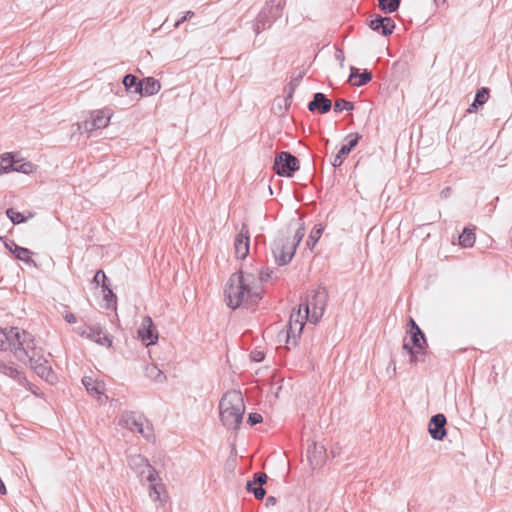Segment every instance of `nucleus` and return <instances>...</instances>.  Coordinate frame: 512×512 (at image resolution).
I'll return each mask as SVG.
<instances>
[{
    "label": "nucleus",
    "instance_id": "nucleus-11",
    "mask_svg": "<svg viewBox=\"0 0 512 512\" xmlns=\"http://www.w3.org/2000/svg\"><path fill=\"white\" fill-rule=\"evenodd\" d=\"M129 466L140 475L145 476L147 481L153 482L158 479L156 470L141 455H132L129 458Z\"/></svg>",
    "mask_w": 512,
    "mask_h": 512
},
{
    "label": "nucleus",
    "instance_id": "nucleus-8",
    "mask_svg": "<svg viewBox=\"0 0 512 512\" xmlns=\"http://www.w3.org/2000/svg\"><path fill=\"white\" fill-rule=\"evenodd\" d=\"M113 116L109 108L98 109L90 112L89 118L82 123L77 124L78 130L90 134L95 130L106 128Z\"/></svg>",
    "mask_w": 512,
    "mask_h": 512
},
{
    "label": "nucleus",
    "instance_id": "nucleus-49",
    "mask_svg": "<svg viewBox=\"0 0 512 512\" xmlns=\"http://www.w3.org/2000/svg\"><path fill=\"white\" fill-rule=\"evenodd\" d=\"M7 493L6 486L3 481L0 479V494L5 495Z\"/></svg>",
    "mask_w": 512,
    "mask_h": 512
},
{
    "label": "nucleus",
    "instance_id": "nucleus-2",
    "mask_svg": "<svg viewBox=\"0 0 512 512\" xmlns=\"http://www.w3.org/2000/svg\"><path fill=\"white\" fill-rule=\"evenodd\" d=\"M224 299L232 309L257 304L261 299V289L256 277L243 271L232 274L224 288Z\"/></svg>",
    "mask_w": 512,
    "mask_h": 512
},
{
    "label": "nucleus",
    "instance_id": "nucleus-35",
    "mask_svg": "<svg viewBox=\"0 0 512 512\" xmlns=\"http://www.w3.org/2000/svg\"><path fill=\"white\" fill-rule=\"evenodd\" d=\"M354 109V105L352 102L346 101L344 99H338L336 100L334 104V111L335 112H342V111H351Z\"/></svg>",
    "mask_w": 512,
    "mask_h": 512
},
{
    "label": "nucleus",
    "instance_id": "nucleus-31",
    "mask_svg": "<svg viewBox=\"0 0 512 512\" xmlns=\"http://www.w3.org/2000/svg\"><path fill=\"white\" fill-rule=\"evenodd\" d=\"M379 6L385 13H392L399 7V0H378Z\"/></svg>",
    "mask_w": 512,
    "mask_h": 512
},
{
    "label": "nucleus",
    "instance_id": "nucleus-45",
    "mask_svg": "<svg viewBox=\"0 0 512 512\" xmlns=\"http://www.w3.org/2000/svg\"><path fill=\"white\" fill-rule=\"evenodd\" d=\"M193 16H194V12L193 11H187L184 14V16L175 23L174 27L178 28L183 22L191 19Z\"/></svg>",
    "mask_w": 512,
    "mask_h": 512
},
{
    "label": "nucleus",
    "instance_id": "nucleus-50",
    "mask_svg": "<svg viewBox=\"0 0 512 512\" xmlns=\"http://www.w3.org/2000/svg\"><path fill=\"white\" fill-rule=\"evenodd\" d=\"M276 499L273 496L267 498V504H275Z\"/></svg>",
    "mask_w": 512,
    "mask_h": 512
},
{
    "label": "nucleus",
    "instance_id": "nucleus-39",
    "mask_svg": "<svg viewBox=\"0 0 512 512\" xmlns=\"http://www.w3.org/2000/svg\"><path fill=\"white\" fill-rule=\"evenodd\" d=\"M123 84L128 89L132 87L136 88L139 84V81H137V78L134 75L128 74L124 77Z\"/></svg>",
    "mask_w": 512,
    "mask_h": 512
},
{
    "label": "nucleus",
    "instance_id": "nucleus-46",
    "mask_svg": "<svg viewBox=\"0 0 512 512\" xmlns=\"http://www.w3.org/2000/svg\"><path fill=\"white\" fill-rule=\"evenodd\" d=\"M251 358L255 362H260L264 359V353L262 351H253L251 353Z\"/></svg>",
    "mask_w": 512,
    "mask_h": 512
},
{
    "label": "nucleus",
    "instance_id": "nucleus-6",
    "mask_svg": "<svg viewBox=\"0 0 512 512\" xmlns=\"http://www.w3.org/2000/svg\"><path fill=\"white\" fill-rule=\"evenodd\" d=\"M119 425L132 432L140 433L145 439H153V429L145 417L134 412H124L119 418Z\"/></svg>",
    "mask_w": 512,
    "mask_h": 512
},
{
    "label": "nucleus",
    "instance_id": "nucleus-29",
    "mask_svg": "<svg viewBox=\"0 0 512 512\" xmlns=\"http://www.w3.org/2000/svg\"><path fill=\"white\" fill-rule=\"evenodd\" d=\"M323 232V227L321 226H315L314 229L310 232V235L308 236V239L306 241V245L313 249L316 243L318 242L319 238L321 237Z\"/></svg>",
    "mask_w": 512,
    "mask_h": 512
},
{
    "label": "nucleus",
    "instance_id": "nucleus-40",
    "mask_svg": "<svg viewBox=\"0 0 512 512\" xmlns=\"http://www.w3.org/2000/svg\"><path fill=\"white\" fill-rule=\"evenodd\" d=\"M102 289H103V298L106 302H111L112 300H115L116 299V296L115 294L113 293V291L105 284H102Z\"/></svg>",
    "mask_w": 512,
    "mask_h": 512
},
{
    "label": "nucleus",
    "instance_id": "nucleus-36",
    "mask_svg": "<svg viewBox=\"0 0 512 512\" xmlns=\"http://www.w3.org/2000/svg\"><path fill=\"white\" fill-rule=\"evenodd\" d=\"M383 24L381 25V33L384 36H388L393 32V29L395 28L394 22L391 18L388 17H382Z\"/></svg>",
    "mask_w": 512,
    "mask_h": 512
},
{
    "label": "nucleus",
    "instance_id": "nucleus-33",
    "mask_svg": "<svg viewBox=\"0 0 512 512\" xmlns=\"http://www.w3.org/2000/svg\"><path fill=\"white\" fill-rule=\"evenodd\" d=\"M266 28V9H263L257 19H256V23L254 25V32L256 34H259L262 30H264Z\"/></svg>",
    "mask_w": 512,
    "mask_h": 512
},
{
    "label": "nucleus",
    "instance_id": "nucleus-15",
    "mask_svg": "<svg viewBox=\"0 0 512 512\" xmlns=\"http://www.w3.org/2000/svg\"><path fill=\"white\" fill-rule=\"evenodd\" d=\"M307 458L312 469L321 467L326 461V448L323 444L313 442L307 450Z\"/></svg>",
    "mask_w": 512,
    "mask_h": 512
},
{
    "label": "nucleus",
    "instance_id": "nucleus-25",
    "mask_svg": "<svg viewBox=\"0 0 512 512\" xmlns=\"http://www.w3.org/2000/svg\"><path fill=\"white\" fill-rule=\"evenodd\" d=\"M475 233L473 229L465 228L462 234L459 236V244L462 247L470 248L475 243Z\"/></svg>",
    "mask_w": 512,
    "mask_h": 512
},
{
    "label": "nucleus",
    "instance_id": "nucleus-51",
    "mask_svg": "<svg viewBox=\"0 0 512 512\" xmlns=\"http://www.w3.org/2000/svg\"><path fill=\"white\" fill-rule=\"evenodd\" d=\"M435 4L439 6L440 4H443L445 0H434Z\"/></svg>",
    "mask_w": 512,
    "mask_h": 512
},
{
    "label": "nucleus",
    "instance_id": "nucleus-38",
    "mask_svg": "<svg viewBox=\"0 0 512 512\" xmlns=\"http://www.w3.org/2000/svg\"><path fill=\"white\" fill-rule=\"evenodd\" d=\"M489 98V90L485 87L479 89L475 96V101L479 105H483L488 101Z\"/></svg>",
    "mask_w": 512,
    "mask_h": 512
},
{
    "label": "nucleus",
    "instance_id": "nucleus-4",
    "mask_svg": "<svg viewBox=\"0 0 512 512\" xmlns=\"http://www.w3.org/2000/svg\"><path fill=\"white\" fill-rule=\"evenodd\" d=\"M305 235L303 226L298 227L293 235H278L271 245L272 255L275 262L280 265L288 264L296 251L297 246Z\"/></svg>",
    "mask_w": 512,
    "mask_h": 512
},
{
    "label": "nucleus",
    "instance_id": "nucleus-27",
    "mask_svg": "<svg viewBox=\"0 0 512 512\" xmlns=\"http://www.w3.org/2000/svg\"><path fill=\"white\" fill-rule=\"evenodd\" d=\"M13 170V157L9 153L0 156V175L7 174Z\"/></svg>",
    "mask_w": 512,
    "mask_h": 512
},
{
    "label": "nucleus",
    "instance_id": "nucleus-5",
    "mask_svg": "<svg viewBox=\"0 0 512 512\" xmlns=\"http://www.w3.org/2000/svg\"><path fill=\"white\" fill-rule=\"evenodd\" d=\"M11 348L19 361L26 363L27 357L38 348L35 346L34 338L26 331H20L16 327H11Z\"/></svg>",
    "mask_w": 512,
    "mask_h": 512
},
{
    "label": "nucleus",
    "instance_id": "nucleus-18",
    "mask_svg": "<svg viewBox=\"0 0 512 512\" xmlns=\"http://www.w3.org/2000/svg\"><path fill=\"white\" fill-rule=\"evenodd\" d=\"M348 138H350L349 142L341 147V149L338 151V153L335 155L332 161V165L334 167H339L342 165L344 157L347 156L351 152V150L358 144L360 136L358 134L349 135Z\"/></svg>",
    "mask_w": 512,
    "mask_h": 512
},
{
    "label": "nucleus",
    "instance_id": "nucleus-34",
    "mask_svg": "<svg viewBox=\"0 0 512 512\" xmlns=\"http://www.w3.org/2000/svg\"><path fill=\"white\" fill-rule=\"evenodd\" d=\"M6 215L14 224L24 223L27 220L26 217H24L20 212L15 211L13 208L7 209Z\"/></svg>",
    "mask_w": 512,
    "mask_h": 512
},
{
    "label": "nucleus",
    "instance_id": "nucleus-14",
    "mask_svg": "<svg viewBox=\"0 0 512 512\" xmlns=\"http://www.w3.org/2000/svg\"><path fill=\"white\" fill-rule=\"evenodd\" d=\"M82 383L85 386L87 392L98 399L100 403H103L107 396L105 395L106 387L102 380L95 379L90 376H85L82 379Z\"/></svg>",
    "mask_w": 512,
    "mask_h": 512
},
{
    "label": "nucleus",
    "instance_id": "nucleus-26",
    "mask_svg": "<svg viewBox=\"0 0 512 512\" xmlns=\"http://www.w3.org/2000/svg\"><path fill=\"white\" fill-rule=\"evenodd\" d=\"M163 491H164V487L161 483L157 482V479L153 482H150L149 497L154 502H161V503L163 502V500L161 498V494Z\"/></svg>",
    "mask_w": 512,
    "mask_h": 512
},
{
    "label": "nucleus",
    "instance_id": "nucleus-21",
    "mask_svg": "<svg viewBox=\"0 0 512 512\" xmlns=\"http://www.w3.org/2000/svg\"><path fill=\"white\" fill-rule=\"evenodd\" d=\"M372 78V75L368 71H364L363 73L359 74L358 70L354 67L351 68V74L349 77V82L352 83L354 86H362L369 82Z\"/></svg>",
    "mask_w": 512,
    "mask_h": 512
},
{
    "label": "nucleus",
    "instance_id": "nucleus-1",
    "mask_svg": "<svg viewBox=\"0 0 512 512\" xmlns=\"http://www.w3.org/2000/svg\"><path fill=\"white\" fill-rule=\"evenodd\" d=\"M327 299L328 294L324 289L312 291L306 302L291 312L287 330L279 334V340L283 338L286 344L295 346L306 320L316 324L322 318Z\"/></svg>",
    "mask_w": 512,
    "mask_h": 512
},
{
    "label": "nucleus",
    "instance_id": "nucleus-20",
    "mask_svg": "<svg viewBox=\"0 0 512 512\" xmlns=\"http://www.w3.org/2000/svg\"><path fill=\"white\" fill-rule=\"evenodd\" d=\"M5 247L19 260L30 263L32 262V252L24 247L18 246L14 241L5 242Z\"/></svg>",
    "mask_w": 512,
    "mask_h": 512
},
{
    "label": "nucleus",
    "instance_id": "nucleus-42",
    "mask_svg": "<svg viewBox=\"0 0 512 512\" xmlns=\"http://www.w3.org/2000/svg\"><path fill=\"white\" fill-rule=\"evenodd\" d=\"M263 420L262 416L259 413H250L248 416V423L250 425H256L261 423Z\"/></svg>",
    "mask_w": 512,
    "mask_h": 512
},
{
    "label": "nucleus",
    "instance_id": "nucleus-13",
    "mask_svg": "<svg viewBox=\"0 0 512 512\" xmlns=\"http://www.w3.org/2000/svg\"><path fill=\"white\" fill-rule=\"evenodd\" d=\"M250 235L246 225H243L234 240L235 256L238 259H245L249 254Z\"/></svg>",
    "mask_w": 512,
    "mask_h": 512
},
{
    "label": "nucleus",
    "instance_id": "nucleus-47",
    "mask_svg": "<svg viewBox=\"0 0 512 512\" xmlns=\"http://www.w3.org/2000/svg\"><path fill=\"white\" fill-rule=\"evenodd\" d=\"M64 319L70 324H74L77 321L75 315L72 313H66Z\"/></svg>",
    "mask_w": 512,
    "mask_h": 512
},
{
    "label": "nucleus",
    "instance_id": "nucleus-19",
    "mask_svg": "<svg viewBox=\"0 0 512 512\" xmlns=\"http://www.w3.org/2000/svg\"><path fill=\"white\" fill-rule=\"evenodd\" d=\"M310 111L318 110L320 113H327L331 109V101L323 93H316L309 103Z\"/></svg>",
    "mask_w": 512,
    "mask_h": 512
},
{
    "label": "nucleus",
    "instance_id": "nucleus-23",
    "mask_svg": "<svg viewBox=\"0 0 512 512\" xmlns=\"http://www.w3.org/2000/svg\"><path fill=\"white\" fill-rule=\"evenodd\" d=\"M37 170V166L29 161L15 160L13 158V170L23 174H32Z\"/></svg>",
    "mask_w": 512,
    "mask_h": 512
},
{
    "label": "nucleus",
    "instance_id": "nucleus-28",
    "mask_svg": "<svg viewBox=\"0 0 512 512\" xmlns=\"http://www.w3.org/2000/svg\"><path fill=\"white\" fill-rule=\"evenodd\" d=\"M11 328L10 329H0V350H8L11 348Z\"/></svg>",
    "mask_w": 512,
    "mask_h": 512
},
{
    "label": "nucleus",
    "instance_id": "nucleus-44",
    "mask_svg": "<svg viewBox=\"0 0 512 512\" xmlns=\"http://www.w3.org/2000/svg\"><path fill=\"white\" fill-rule=\"evenodd\" d=\"M383 24L382 17L375 18L370 21L369 26L373 30H380Z\"/></svg>",
    "mask_w": 512,
    "mask_h": 512
},
{
    "label": "nucleus",
    "instance_id": "nucleus-37",
    "mask_svg": "<svg viewBox=\"0 0 512 512\" xmlns=\"http://www.w3.org/2000/svg\"><path fill=\"white\" fill-rule=\"evenodd\" d=\"M254 485H255L254 483H252L251 481H248L247 482L248 491L252 492L256 499H263L266 494L265 490L261 486L255 487Z\"/></svg>",
    "mask_w": 512,
    "mask_h": 512
},
{
    "label": "nucleus",
    "instance_id": "nucleus-43",
    "mask_svg": "<svg viewBox=\"0 0 512 512\" xmlns=\"http://www.w3.org/2000/svg\"><path fill=\"white\" fill-rule=\"evenodd\" d=\"M267 481V475L265 473H256L254 476V481L252 483L258 484L262 486Z\"/></svg>",
    "mask_w": 512,
    "mask_h": 512
},
{
    "label": "nucleus",
    "instance_id": "nucleus-9",
    "mask_svg": "<svg viewBox=\"0 0 512 512\" xmlns=\"http://www.w3.org/2000/svg\"><path fill=\"white\" fill-rule=\"evenodd\" d=\"M78 333L82 337H86L100 346L106 348H110L112 346L113 337L109 335L99 324L79 327Z\"/></svg>",
    "mask_w": 512,
    "mask_h": 512
},
{
    "label": "nucleus",
    "instance_id": "nucleus-7",
    "mask_svg": "<svg viewBox=\"0 0 512 512\" xmlns=\"http://www.w3.org/2000/svg\"><path fill=\"white\" fill-rule=\"evenodd\" d=\"M409 324L411 327L409 333L411 336L412 346L409 343L405 342L403 344V349L409 353L410 362L412 364H416L419 361V354L424 353L427 341L424 333L421 331V329L416 324L413 318H410Z\"/></svg>",
    "mask_w": 512,
    "mask_h": 512
},
{
    "label": "nucleus",
    "instance_id": "nucleus-41",
    "mask_svg": "<svg viewBox=\"0 0 512 512\" xmlns=\"http://www.w3.org/2000/svg\"><path fill=\"white\" fill-rule=\"evenodd\" d=\"M106 275L105 273L102 271V270H99L96 272L94 278H93V282L96 283L97 285H101L102 284H105L106 283Z\"/></svg>",
    "mask_w": 512,
    "mask_h": 512
},
{
    "label": "nucleus",
    "instance_id": "nucleus-30",
    "mask_svg": "<svg viewBox=\"0 0 512 512\" xmlns=\"http://www.w3.org/2000/svg\"><path fill=\"white\" fill-rule=\"evenodd\" d=\"M27 362H29L32 369L33 365H43L48 363L47 360L42 356L41 349H37L35 352L30 354V356L27 357L26 363Z\"/></svg>",
    "mask_w": 512,
    "mask_h": 512
},
{
    "label": "nucleus",
    "instance_id": "nucleus-22",
    "mask_svg": "<svg viewBox=\"0 0 512 512\" xmlns=\"http://www.w3.org/2000/svg\"><path fill=\"white\" fill-rule=\"evenodd\" d=\"M146 376L157 384H163L167 377L156 365H149L145 369Z\"/></svg>",
    "mask_w": 512,
    "mask_h": 512
},
{
    "label": "nucleus",
    "instance_id": "nucleus-10",
    "mask_svg": "<svg viewBox=\"0 0 512 512\" xmlns=\"http://www.w3.org/2000/svg\"><path fill=\"white\" fill-rule=\"evenodd\" d=\"M274 169L280 176H292V173L299 169L298 159L288 152H281L276 158Z\"/></svg>",
    "mask_w": 512,
    "mask_h": 512
},
{
    "label": "nucleus",
    "instance_id": "nucleus-24",
    "mask_svg": "<svg viewBox=\"0 0 512 512\" xmlns=\"http://www.w3.org/2000/svg\"><path fill=\"white\" fill-rule=\"evenodd\" d=\"M33 370L39 377L45 379L47 382L53 383L56 379L51 367L47 363L43 365H33Z\"/></svg>",
    "mask_w": 512,
    "mask_h": 512
},
{
    "label": "nucleus",
    "instance_id": "nucleus-3",
    "mask_svg": "<svg viewBox=\"0 0 512 512\" xmlns=\"http://www.w3.org/2000/svg\"><path fill=\"white\" fill-rule=\"evenodd\" d=\"M245 413L244 399L240 391L226 392L219 403L220 420L228 429L236 430L242 423Z\"/></svg>",
    "mask_w": 512,
    "mask_h": 512
},
{
    "label": "nucleus",
    "instance_id": "nucleus-12",
    "mask_svg": "<svg viewBox=\"0 0 512 512\" xmlns=\"http://www.w3.org/2000/svg\"><path fill=\"white\" fill-rule=\"evenodd\" d=\"M138 336L146 346L156 344L158 341V332L150 316H145L142 319Z\"/></svg>",
    "mask_w": 512,
    "mask_h": 512
},
{
    "label": "nucleus",
    "instance_id": "nucleus-32",
    "mask_svg": "<svg viewBox=\"0 0 512 512\" xmlns=\"http://www.w3.org/2000/svg\"><path fill=\"white\" fill-rule=\"evenodd\" d=\"M0 373L15 379L18 378L20 374L16 367L3 362H0Z\"/></svg>",
    "mask_w": 512,
    "mask_h": 512
},
{
    "label": "nucleus",
    "instance_id": "nucleus-16",
    "mask_svg": "<svg viewBox=\"0 0 512 512\" xmlns=\"http://www.w3.org/2000/svg\"><path fill=\"white\" fill-rule=\"evenodd\" d=\"M446 418L443 414L432 416L429 422V433L435 440H442L446 435Z\"/></svg>",
    "mask_w": 512,
    "mask_h": 512
},
{
    "label": "nucleus",
    "instance_id": "nucleus-48",
    "mask_svg": "<svg viewBox=\"0 0 512 512\" xmlns=\"http://www.w3.org/2000/svg\"><path fill=\"white\" fill-rule=\"evenodd\" d=\"M480 106L478 103H476V101L474 100V102L470 105V107L468 108V112L469 113H472L475 111V109Z\"/></svg>",
    "mask_w": 512,
    "mask_h": 512
},
{
    "label": "nucleus",
    "instance_id": "nucleus-17",
    "mask_svg": "<svg viewBox=\"0 0 512 512\" xmlns=\"http://www.w3.org/2000/svg\"><path fill=\"white\" fill-rule=\"evenodd\" d=\"M160 89L161 84L158 80L153 77H146L142 81H139L135 92L144 96H152L157 94Z\"/></svg>",
    "mask_w": 512,
    "mask_h": 512
}]
</instances>
